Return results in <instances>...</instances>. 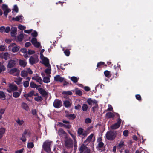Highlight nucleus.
<instances>
[{"mask_svg": "<svg viewBox=\"0 0 153 153\" xmlns=\"http://www.w3.org/2000/svg\"><path fill=\"white\" fill-rule=\"evenodd\" d=\"M117 131H108L105 134L106 138L109 140L112 141L116 137Z\"/></svg>", "mask_w": 153, "mask_h": 153, "instance_id": "obj_1", "label": "nucleus"}, {"mask_svg": "<svg viewBox=\"0 0 153 153\" xmlns=\"http://www.w3.org/2000/svg\"><path fill=\"white\" fill-rule=\"evenodd\" d=\"M51 142L46 141L43 143L42 147L45 151L47 153H49L50 151Z\"/></svg>", "mask_w": 153, "mask_h": 153, "instance_id": "obj_2", "label": "nucleus"}, {"mask_svg": "<svg viewBox=\"0 0 153 153\" xmlns=\"http://www.w3.org/2000/svg\"><path fill=\"white\" fill-rule=\"evenodd\" d=\"M65 146L67 149L72 148L73 146V140L70 138H66L65 140Z\"/></svg>", "mask_w": 153, "mask_h": 153, "instance_id": "obj_3", "label": "nucleus"}, {"mask_svg": "<svg viewBox=\"0 0 153 153\" xmlns=\"http://www.w3.org/2000/svg\"><path fill=\"white\" fill-rule=\"evenodd\" d=\"M1 8L4 11V15L6 17H7L8 13L11 12V9L8 8L7 5L5 4L2 5Z\"/></svg>", "mask_w": 153, "mask_h": 153, "instance_id": "obj_4", "label": "nucleus"}, {"mask_svg": "<svg viewBox=\"0 0 153 153\" xmlns=\"http://www.w3.org/2000/svg\"><path fill=\"white\" fill-rule=\"evenodd\" d=\"M80 153H90V150L85 145L82 144L79 148Z\"/></svg>", "mask_w": 153, "mask_h": 153, "instance_id": "obj_5", "label": "nucleus"}, {"mask_svg": "<svg viewBox=\"0 0 153 153\" xmlns=\"http://www.w3.org/2000/svg\"><path fill=\"white\" fill-rule=\"evenodd\" d=\"M121 121L122 120L120 118H118L117 122L110 126L111 128L112 129H116L119 128L120 126Z\"/></svg>", "mask_w": 153, "mask_h": 153, "instance_id": "obj_6", "label": "nucleus"}, {"mask_svg": "<svg viewBox=\"0 0 153 153\" xmlns=\"http://www.w3.org/2000/svg\"><path fill=\"white\" fill-rule=\"evenodd\" d=\"M77 134L78 136L80 137L82 136V138L86 137L84 129L81 127L79 128L78 129Z\"/></svg>", "mask_w": 153, "mask_h": 153, "instance_id": "obj_7", "label": "nucleus"}, {"mask_svg": "<svg viewBox=\"0 0 153 153\" xmlns=\"http://www.w3.org/2000/svg\"><path fill=\"white\" fill-rule=\"evenodd\" d=\"M62 104V101L59 99H56L53 102V106L57 108H59L61 106Z\"/></svg>", "mask_w": 153, "mask_h": 153, "instance_id": "obj_8", "label": "nucleus"}, {"mask_svg": "<svg viewBox=\"0 0 153 153\" xmlns=\"http://www.w3.org/2000/svg\"><path fill=\"white\" fill-rule=\"evenodd\" d=\"M38 91L42 97L46 98L48 97V92H46L44 89L42 88H39L38 89Z\"/></svg>", "mask_w": 153, "mask_h": 153, "instance_id": "obj_9", "label": "nucleus"}, {"mask_svg": "<svg viewBox=\"0 0 153 153\" xmlns=\"http://www.w3.org/2000/svg\"><path fill=\"white\" fill-rule=\"evenodd\" d=\"M16 61L14 60L10 59L8 62L7 65V68H11L15 67L16 66Z\"/></svg>", "mask_w": 153, "mask_h": 153, "instance_id": "obj_10", "label": "nucleus"}, {"mask_svg": "<svg viewBox=\"0 0 153 153\" xmlns=\"http://www.w3.org/2000/svg\"><path fill=\"white\" fill-rule=\"evenodd\" d=\"M30 64L33 65L37 62L38 61V58L37 56H36L35 58L33 56H31L29 60Z\"/></svg>", "mask_w": 153, "mask_h": 153, "instance_id": "obj_11", "label": "nucleus"}, {"mask_svg": "<svg viewBox=\"0 0 153 153\" xmlns=\"http://www.w3.org/2000/svg\"><path fill=\"white\" fill-rule=\"evenodd\" d=\"M65 113H66L65 117L69 120H73L76 117V116L74 114H70L68 111H66Z\"/></svg>", "mask_w": 153, "mask_h": 153, "instance_id": "obj_12", "label": "nucleus"}, {"mask_svg": "<svg viewBox=\"0 0 153 153\" xmlns=\"http://www.w3.org/2000/svg\"><path fill=\"white\" fill-rule=\"evenodd\" d=\"M62 122L65 124H64V127L65 128L67 129H70L71 128V125L69 124L70 123L69 121L63 120H62Z\"/></svg>", "mask_w": 153, "mask_h": 153, "instance_id": "obj_13", "label": "nucleus"}, {"mask_svg": "<svg viewBox=\"0 0 153 153\" xmlns=\"http://www.w3.org/2000/svg\"><path fill=\"white\" fill-rule=\"evenodd\" d=\"M36 76H33L32 77L33 80H35L37 82L39 83L40 84H42V79L41 77L38 76L37 74H36Z\"/></svg>", "mask_w": 153, "mask_h": 153, "instance_id": "obj_14", "label": "nucleus"}, {"mask_svg": "<svg viewBox=\"0 0 153 153\" xmlns=\"http://www.w3.org/2000/svg\"><path fill=\"white\" fill-rule=\"evenodd\" d=\"M43 63L46 67H49L50 66L49 64V60L48 59L47 57L44 58L42 60Z\"/></svg>", "mask_w": 153, "mask_h": 153, "instance_id": "obj_15", "label": "nucleus"}, {"mask_svg": "<svg viewBox=\"0 0 153 153\" xmlns=\"http://www.w3.org/2000/svg\"><path fill=\"white\" fill-rule=\"evenodd\" d=\"M64 78L61 77L60 75H57L54 77V80L62 82L63 81Z\"/></svg>", "mask_w": 153, "mask_h": 153, "instance_id": "obj_16", "label": "nucleus"}, {"mask_svg": "<svg viewBox=\"0 0 153 153\" xmlns=\"http://www.w3.org/2000/svg\"><path fill=\"white\" fill-rule=\"evenodd\" d=\"M11 31L10 33L11 36L12 37L15 36L17 32V28L15 27H12L11 28Z\"/></svg>", "mask_w": 153, "mask_h": 153, "instance_id": "obj_17", "label": "nucleus"}, {"mask_svg": "<svg viewBox=\"0 0 153 153\" xmlns=\"http://www.w3.org/2000/svg\"><path fill=\"white\" fill-rule=\"evenodd\" d=\"M125 144L123 141L121 140L117 146V149H120L122 148L123 149L124 147Z\"/></svg>", "mask_w": 153, "mask_h": 153, "instance_id": "obj_18", "label": "nucleus"}, {"mask_svg": "<svg viewBox=\"0 0 153 153\" xmlns=\"http://www.w3.org/2000/svg\"><path fill=\"white\" fill-rule=\"evenodd\" d=\"M114 114L111 112H108L105 114V117L107 119L113 118L114 117Z\"/></svg>", "mask_w": 153, "mask_h": 153, "instance_id": "obj_19", "label": "nucleus"}, {"mask_svg": "<svg viewBox=\"0 0 153 153\" xmlns=\"http://www.w3.org/2000/svg\"><path fill=\"white\" fill-rule=\"evenodd\" d=\"M19 65L23 67H25L27 64V62L25 60H23L22 59H20L19 60Z\"/></svg>", "mask_w": 153, "mask_h": 153, "instance_id": "obj_20", "label": "nucleus"}, {"mask_svg": "<svg viewBox=\"0 0 153 153\" xmlns=\"http://www.w3.org/2000/svg\"><path fill=\"white\" fill-rule=\"evenodd\" d=\"M22 108L27 111H28L29 110V108L27 104L25 102H22L21 104Z\"/></svg>", "mask_w": 153, "mask_h": 153, "instance_id": "obj_21", "label": "nucleus"}, {"mask_svg": "<svg viewBox=\"0 0 153 153\" xmlns=\"http://www.w3.org/2000/svg\"><path fill=\"white\" fill-rule=\"evenodd\" d=\"M6 128L4 127L0 128V139L3 137L4 134L6 131Z\"/></svg>", "mask_w": 153, "mask_h": 153, "instance_id": "obj_22", "label": "nucleus"}, {"mask_svg": "<svg viewBox=\"0 0 153 153\" xmlns=\"http://www.w3.org/2000/svg\"><path fill=\"white\" fill-rule=\"evenodd\" d=\"M9 87L11 89H12L13 91L18 90L17 86L15 84H9Z\"/></svg>", "mask_w": 153, "mask_h": 153, "instance_id": "obj_23", "label": "nucleus"}, {"mask_svg": "<svg viewBox=\"0 0 153 153\" xmlns=\"http://www.w3.org/2000/svg\"><path fill=\"white\" fill-rule=\"evenodd\" d=\"M94 134H91L89 136H88L86 140L84 141V143H89L91 140Z\"/></svg>", "mask_w": 153, "mask_h": 153, "instance_id": "obj_24", "label": "nucleus"}, {"mask_svg": "<svg viewBox=\"0 0 153 153\" xmlns=\"http://www.w3.org/2000/svg\"><path fill=\"white\" fill-rule=\"evenodd\" d=\"M51 75H49L48 76H45L43 78V81L45 83H48L50 82V77Z\"/></svg>", "mask_w": 153, "mask_h": 153, "instance_id": "obj_25", "label": "nucleus"}, {"mask_svg": "<svg viewBox=\"0 0 153 153\" xmlns=\"http://www.w3.org/2000/svg\"><path fill=\"white\" fill-rule=\"evenodd\" d=\"M23 16L22 15L18 16H16L15 18L13 17L12 19V20L18 21L20 19H22L23 18Z\"/></svg>", "mask_w": 153, "mask_h": 153, "instance_id": "obj_26", "label": "nucleus"}, {"mask_svg": "<svg viewBox=\"0 0 153 153\" xmlns=\"http://www.w3.org/2000/svg\"><path fill=\"white\" fill-rule=\"evenodd\" d=\"M63 104L66 107H68L71 106V104L70 101L68 100H65L64 101Z\"/></svg>", "mask_w": 153, "mask_h": 153, "instance_id": "obj_27", "label": "nucleus"}, {"mask_svg": "<svg viewBox=\"0 0 153 153\" xmlns=\"http://www.w3.org/2000/svg\"><path fill=\"white\" fill-rule=\"evenodd\" d=\"M34 100L37 102H41L43 100V98L41 96H37L34 98Z\"/></svg>", "mask_w": 153, "mask_h": 153, "instance_id": "obj_28", "label": "nucleus"}, {"mask_svg": "<svg viewBox=\"0 0 153 153\" xmlns=\"http://www.w3.org/2000/svg\"><path fill=\"white\" fill-rule=\"evenodd\" d=\"M58 133L59 135L61 136L62 135L66 134V133L64 130L62 128H60L58 130Z\"/></svg>", "mask_w": 153, "mask_h": 153, "instance_id": "obj_29", "label": "nucleus"}, {"mask_svg": "<svg viewBox=\"0 0 153 153\" xmlns=\"http://www.w3.org/2000/svg\"><path fill=\"white\" fill-rule=\"evenodd\" d=\"M28 73L27 71L25 70L22 71L21 72V76L22 77H26L28 76Z\"/></svg>", "mask_w": 153, "mask_h": 153, "instance_id": "obj_30", "label": "nucleus"}, {"mask_svg": "<svg viewBox=\"0 0 153 153\" xmlns=\"http://www.w3.org/2000/svg\"><path fill=\"white\" fill-rule=\"evenodd\" d=\"M16 122L19 126H21L24 123V121L23 120H20L19 118L16 120Z\"/></svg>", "mask_w": 153, "mask_h": 153, "instance_id": "obj_31", "label": "nucleus"}, {"mask_svg": "<svg viewBox=\"0 0 153 153\" xmlns=\"http://www.w3.org/2000/svg\"><path fill=\"white\" fill-rule=\"evenodd\" d=\"M62 94L67 95H71L72 94V93L70 91H63L62 92Z\"/></svg>", "mask_w": 153, "mask_h": 153, "instance_id": "obj_32", "label": "nucleus"}, {"mask_svg": "<svg viewBox=\"0 0 153 153\" xmlns=\"http://www.w3.org/2000/svg\"><path fill=\"white\" fill-rule=\"evenodd\" d=\"M20 47L19 46H16L12 48V51L13 52H17L19 49Z\"/></svg>", "mask_w": 153, "mask_h": 153, "instance_id": "obj_33", "label": "nucleus"}, {"mask_svg": "<svg viewBox=\"0 0 153 153\" xmlns=\"http://www.w3.org/2000/svg\"><path fill=\"white\" fill-rule=\"evenodd\" d=\"M104 74L105 76L109 78L111 77L110 71L108 70H106L104 72Z\"/></svg>", "mask_w": 153, "mask_h": 153, "instance_id": "obj_34", "label": "nucleus"}, {"mask_svg": "<svg viewBox=\"0 0 153 153\" xmlns=\"http://www.w3.org/2000/svg\"><path fill=\"white\" fill-rule=\"evenodd\" d=\"M92 127H88L87 129L85 131V136L86 137L87 136V135L90 133V131L91 128H92Z\"/></svg>", "mask_w": 153, "mask_h": 153, "instance_id": "obj_35", "label": "nucleus"}, {"mask_svg": "<svg viewBox=\"0 0 153 153\" xmlns=\"http://www.w3.org/2000/svg\"><path fill=\"white\" fill-rule=\"evenodd\" d=\"M88 108V106L87 104H83L82 106V109L83 111H87Z\"/></svg>", "mask_w": 153, "mask_h": 153, "instance_id": "obj_36", "label": "nucleus"}, {"mask_svg": "<svg viewBox=\"0 0 153 153\" xmlns=\"http://www.w3.org/2000/svg\"><path fill=\"white\" fill-rule=\"evenodd\" d=\"M71 80L74 83H76L78 81L77 78L75 76H73L71 77Z\"/></svg>", "mask_w": 153, "mask_h": 153, "instance_id": "obj_37", "label": "nucleus"}, {"mask_svg": "<svg viewBox=\"0 0 153 153\" xmlns=\"http://www.w3.org/2000/svg\"><path fill=\"white\" fill-rule=\"evenodd\" d=\"M20 95V93L18 92H14L13 94V96L15 98H17L19 97Z\"/></svg>", "mask_w": 153, "mask_h": 153, "instance_id": "obj_38", "label": "nucleus"}, {"mask_svg": "<svg viewBox=\"0 0 153 153\" xmlns=\"http://www.w3.org/2000/svg\"><path fill=\"white\" fill-rule=\"evenodd\" d=\"M24 36L23 34H20L17 36V39L19 42H21L23 39Z\"/></svg>", "mask_w": 153, "mask_h": 153, "instance_id": "obj_39", "label": "nucleus"}, {"mask_svg": "<svg viewBox=\"0 0 153 153\" xmlns=\"http://www.w3.org/2000/svg\"><path fill=\"white\" fill-rule=\"evenodd\" d=\"M22 134L25 135L27 134L29 136H30V133L29 131V130L27 129H25Z\"/></svg>", "mask_w": 153, "mask_h": 153, "instance_id": "obj_40", "label": "nucleus"}, {"mask_svg": "<svg viewBox=\"0 0 153 153\" xmlns=\"http://www.w3.org/2000/svg\"><path fill=\"white\" fill-rule=\"evenodd\" d=\"M6 95L2 91H0V98H4V100L5 99Z\"/></svg>", "mask_w": 153, "mask_h": 153, "instance_id": "obj_41", "label": "nucleus"}, {"mask_svg": "<svg viewBox=\"0 0 153 153\" xmlns=\"http://www.w3.org/2000/svg\"><path fill=\"white\" fill-rule=\"evenodd\" d=\"M18 70L17 68H14L11 69L9 71L10 73V74H13L14 73L16 72Z\"/></svg>", "mask_w": 153, "mask_h": 153, "instance_id": "obj_42", "label": "nucleus"}, {"mask_svg": "<svg viewBox=\"0 0 153 153\" xmlns=\"http://www.w3.org/2000/svg\"><path fill=\"white\" fill-rule=\"evenodd\" d=\"M37 85L35 84L34 82H31L30 84V86L32 88H36Z\"/></svg>", "mask_w": 153, "mask_h": 153, "instance_id": "obj_43", "label": "nucleus"}, {"mask_svg": "<svg viewBox=\"0 0 153 153\" xmlns=\"http://www.w3.org/2000/svg\"><path fill=\"white\" fill-rule=\"evenodd\" d=\"M98 104H96V105H95L94 106L92 107V110L93 112L94 113L95 112V110H97L98 109Z\"/></svg>", "mask_w": 153, "mask_h": 153, "instance_id": "obj_44", "label": "nucleus"}, {"mask_svg": "<svg viewBox=\"0 0 153 153\" xmlns=\"http://www.w3.org/2000/svg\"><path fill=\"white\" fill-rule=\"evenodd\" d=\"M64 53L66 56H69L70 52L68 49H66L64 51Z\"/></svg>", "mask_w": 153, "mask_h": 153, "instance_id": "obj_45", "label": "nucleus"}, {"mask_svg": "<svg viewBox=\"0 0 153 153\" xmlns=\"http://www.w3.org/2000/svg\"><path fill=\"white\" fill-rule=\"evenodd\" d=\"M35 93V91L34 90H32L30 91L27 94L29 97H31Z\"/></svg>", "mask_w": 153, "mask_h": 153, "instance_id": "obj_46", "label": "nucleus"}, {"mask_svg": "<svg viewBox=\"0 0 153 153\" xmlns=\"http://www.w3.org/2000/svg\"><path fill=\"white\" fill-rule=\"evenodd\" d=\"M104 64L105 63L104 62H100L97 63V68H101L102 65Z\"/></svg>", "mask_w": 153, "mask_h": 153, "instance_id": "obj_47", "label": "nucleus"}, {"mask_svg": "<svg viewBox=\"0 0 153 153\" xmlns=\"http://www.w3.org/2000/svg\"><path fill=\"white\" fill-rule=\"evenodd\" d=\"M9 54L7 52H5L3 54V58L5 60L8 59Z\"/></svg>", "mask_w": 153, "mask_h": 153, "instance_id": "obj_48", "label": "nucleus"}, {"mask_svg": "<svg viewBox=\"0 0 153 153\" xmlns=\"http://www.w3.org/2000/svg\"><path fill=\"white\" fill-rule=\"evenodd\" d=\"M22 137L20 138V140L23 142H25L27 140L25 136V135L22 134Z\"/></svg>", "mask_w": 153, "mask_h": 153, "instance_id": "obj_49", "label": "nucleus"}, {"mask_svg": "<svg viewBox=\"0 0 153 153\" xmlns=\"http://www.w3.org/2000/svg\"><path fill=\"white\" fill-rule=\"evenodd\" d=\"M24 86L25 88H27L29 85V82L28 81H25L23 83Z\"/></svg>", "mask_w": 153, "mask_h": 153, "instance_id": "obj_50", "label": "nucleus"}, {"mask_svg": "<svg viewBox=\"0 0 153 153\" xmlns=\"http://www.w3.org/2000/svg\"><path fill=\"white\" fill-rule=\"evenodd\" d=\"M75 93L76 95H78L79 96H81L82 94V92L79 90H76Z\"/></svg>", "mask_w": 153, "mask_h": 153, "instance_id": "obj_51", "label": "nucleus"}, {"mask_svg": "<svg viewBox=\"0 0 153 153\" xmlns=\"http://www.w3.org/2000/svg\"><path fill=\"white\" fill-rule=\"evenodd\" d=\"M37 41V39L36 38H32L31 40V42L33 45H35Z\"/></svg>", "mask_w": 153, "mask_h": 153, "instance_id": "obj_52", "label": "nucleus"}, {"mask_svg": "<svg viewBox=\"0 0 153 153\" xmlns=\"http://www.w3.org/2000/svg\"><path fill=\"white\" fill-rule=\"evenodd\" d=\"M13 10L16 13H18V12L19 9L18 6L16 5H15L14 6L13 8Z\"/></svg>", "mask_w": 153, "mask_h": 153, "instance_id": "obj_53", "label": "nucleus"}, {"mask_svg": "<svg viewBox=\"0 0 153 153\" xmlns=\"http://www.w3.org/2000/svg\"><path fill=\"white\" fill-rule=\"evenodd\" d=\"M31 35L33 38H36L38 35L37 32L35 30L32 33Z\"/></svg>", "mask_w": 153, "mask_h": 153, "instance_id": "obj_54", "label": "nucleus"}, {"mask_svg": "<svg viewBox=\"0 0 153 153\" xmlns=\"http://www.w3.org/2000/svg\"><path fill=\"white\" fill-rule=\"evenodd\" d=\"M34 146V145L32 142L29 143L27 144V147L28 148H32Z\"/></svg>", "mask_w": 153, "mask_h": 153, "instance_id": "obj_55", "label": "nucleus"}, {"mask_svg": "<svg viewBox=\"0 0 153 153\" xmlns=\"http://www.w3.org/2000/svg\"><path fill=\"white\" fill-rule=\"evenodd\" d=\"M114 67L116 71L118 70L119 69L120 70H121L120 65L118 64H117V67L116 65H114Z\"/></svg>", "mask_w": 153, "mask_h": 153, "instance_id": "obj_56", "label": "nucleus"}, {"mask_svg": "<svg viewBox=\"0 0 153 153\" xmlns=\"http://www.w3.org/2000/svg\"><path fill=\"white\" fill-rule=\"evenodd\" d=\"M85 122L87 124L89 123H91V120L90 118H87L85 119Z\"/></svg>", "mask_w": 153, "mask_h": 153, "instance_id": "obj_57", "label": "nucleus"}, {"mask_svg": "<svg viewBox=\"0 0 153 153\" xmlns=\"http://www.w3.org/2000/svg\"><path fill=\"white\" fill-rule=\"evenodd\" d=\"M136 99L139 101H140L142 100L141 96L140 94H137L135 95Z\"/></svg>", "mask_w": 153, "mask_h": 153, "instance_id": "obj_58", "label": "nucleus"}, {"mask_svg": "<svg viewBox=\"0 0 153 153\" xmlns=\"http://www.w3.org/2000/svg\"><path fill=\"white\" fill-rule=\"evenodd\" d=\"M18 28L21 30H24L26 28V27L22 26V25H20L18 26Z\"/></svg>", "mask_w": 153, "mask_h": 153, "instance_id": "obj_59", "label": "nucleus"}, {"mask_svg": "<svg viewBox=\"0 0 153 153\" xmlns=\"http://www.w3.org/2000/svg\"><path fill=\"white\" fill-rule=\"evenodd\" d=\"M10 30V27L9 26L7 27L6 28H5L4 32H5L6 33H8L9 32Z\"/></svg>", "mask_w": 153, "mask_h": 153, "instance_id": "obj_60", "label": "nucleus"}, {"mask_svg": "<svg viewBox=\"0 0 153 153\" xmlns=\"http://www.w3.org/2000/svg\"><path fill=\"white\" fill-rule=\"evenodd\" d=\"M87 102L90 105H91L92 104V100L91 98L88 99L87 101Z\"/></svg>", "mask_w": 153, "mask_h": 153, "instance_id": "obj_61", "label": "nucleus"}, {"mask_svg": "<svg viewBox=\"0 0 153 153\" xmlns=\"http://www.w3.org/2000/svg\"><path fill=\"white\" fill-rule=\"evenodd\" d=\"M128 130H125L123 132V135L124 136L126 137L128 135Z\"/></svg>", "mask_w": 153, "mask_h": 153, "instance_id": "obj_62", "label": "nucleus"}, {"mask_svg": "<svg viewBox=\"0 0 153 153\" xmlns=\"http://www.w3.org/2000/svg\"><path fill=\"white\" fill-rule=\"evenodd\" d=\"M108 111H112L113 110V108L111 105H108V108L107 109Z\"/></svg>", "mask_w": 153, "mask_h": 153, "instance_id": "obj_63", "label": "nucleus"}, {"mask_svg": "<svg viewBox=\"0 0 153 153\" xmlns=\"http://www.w3.org/2000/svg\"><path fill=\"white\" fill-rule=\"evenodd\" d=\"M45 72L46 73L50 75V74H51V69H49V67H48V68H47L45 70Z\"/></svg>", "mask_w": 153, "mask_h": 153, "instance_id": "obj_64", "label": "nucleus"}]
</instances>
